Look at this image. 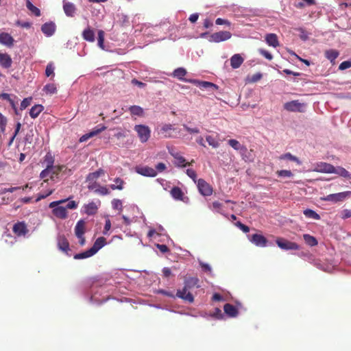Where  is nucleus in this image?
I'll use <instances>...</instances> for the list:
<instances>
[{"label": "nucleus", "instance_id": "1", "mask_svg": "<svg viewBox=\"0 0 351 351\" xmlns=\"http://www.w3.org/2000/svg\"><path fill=\"white\" fill-rule=\"evenodd\" d=\"M69 199V198L61 199L59 201L52 202L49 204V207L53 208L52 213L54 216L59 219H66L67 217V211L66 208L59 205L66 202Z\"/></svg>", "mask_w": 351, "mask_h": 351}, {"label": "nucleus", "instance_id": "2", "mask_svg": "<svg viewBox=\"0 0 351 351\" xmlns=\"http://www.w3.org/2000/svg\"><path fill=\"white\" fill-rule=\"evenodd\" d=\"M141 143H146L151 136L149 128L145 125H136L134 128Z\"/></svg>", "mask_w": 351, "mask_h": 351}, {"label": "nucleus", "instance_id": "3", "mask_svg": "<svg viewBox=\"0 0 351 351\" xmlns=\"http://www.w3.org/2000/svg\"><path fill=\"white\" fill-rule=\"evenodd\" d=\"M276 243L277 245L285 250H300V246L295 242L289 241L284 238L278 237L276 240Z\"/></svg>", "mask_w": 351, "mask_h": 351}, {"label": "nucleus", "instance_id": "4", "mask_svg": "<svg viewBox=\"0 0 351 351\" xmlns=\"http://www.w3.org/2000/svg\"><path fill=\"white\" fill-rule=\"evenodd\" d=\"M305 104L300 103L298 100H293L284 104V108L289 112H300L304 111Z\"/></svg>", "mask_w": 351, "mask_h": 351}, {"label": "nucleus", "instance_id": "5", "mask_svg": "<svg viewBox=\"0 0 351 351\" xmlns=\"http://www.w3.org/2000/svg\"><path fill=\"white\" fill-rule=\"evenodd\" d=\"M44 162L47 164L46 168L43 170L40 174V177L41 178H45L46 175L48 173V172L50 171V169H53L58 170L60 169L59 167H53V163H54V158L51 155V153L48 152L45 158H44Z\"/></svg>", "mask_w": 351, "mask_h": 351}, {"label": "nucleus", "instance_id": "6", "mask_svg": "<svg viewBox=\"0 0 351 351\" xmlns=\"http://www.w3.org/2000/svg\"><path fill=\"white\" fill-rule=\"evenodd\" d=\"M351 195V191H345L341 192L338 193L330 194L322 198L324 201L332 202H342L346 198Z\"/></svg>", "mask_w": 351, "mask_h": 351}, {"label": "nucleus", "instance_id": "7", "mask_svg": "<svg viewBox=\"0 0 351 351\" xmlns=\"http://www.w3.org/2000/svg\"><path fill=\"white\" fill-rule=\"evenodd\" d=\"M86 223L84 220L80 219L78 221L75 227V234L80 239V244L84 245L85 243V238L84 237L85 232Z\"/></svg>", "mask_w": 351, "mask_h": 351}, {"label": "nucleus", "instance_id": "8", "mask_svg": "<svg viewBox=\"0 0 351 351\" xmlns=\"http://www.w3.org/2000/svg\"><path fill=\"white\" fill-rule=\"evenodd\" d=\"M313 171L325 173H332L335 171V167L324 162H317L314 165Z\"/></svg>", "mask_w": 351, "mask_h": 351}, {"label": "nucleus", "instance_id": "9", "mask_svg": "<svg viewBox=\"0 0 351 351\" xmlns=\"http://www.w3.org/2000/svg\"><path fill=\"white\" fill-rule=\"evenodd\" d=\"M232 34L228 31H220L210 35L209 40L215 43H219L230 39Z\"/></svg>", "mask_w": 351, "mask_h": 351}, {"label": "nucleus", "instance_id": "10", "mask_svg": "<svg viewBox=\"0 0 351 351\" xmlns=\"http://www.w3.org/2000/svg\"><path fill=\"white\" fill-rule=\"evenodd\" d=\"M199 193L204 196H209L213 193L212 186L204 179H199L197 182Z\"/></svg>", "mask_w": 351, "mask_h": 351}, {"label": "nucleus", "instance_id": "11", "mask_svg": "<svg viewBox=\"0 0 351 351\" xmlns=\"http://www.w3.org/2000/svg\"><path fill=\"white\" fill-rule=\"evenodd\" d=\"M173 132H179V131H178V129L174 128L171 124H164L160 130V134L166 138L176 137L177 135L173 134Z\"/></svg>", "mask_w": 351, "mask_h": 351}, {"label": "nucleus", "instance_id": "12", "mask_svg": "<svg viewBox=\"0 0 351 351\" xmlns=\"http://www.w3.org/2000/svg\"><path fill=\"white\" fill-rule=\"evenodd\" d=\"M136 172L141 176L146 177H156V171L152 167L148 166H138L135 168Z\"/></svg>", "mask_w": 351, "mask_h": 351}, {"label": "nucleus", "instance_id": "13", "mask_svg": "<svg viewBox=\"0 0 351 351\" xmlns=\"http://www.w3.org/2000/svg\"><path fill=\"white\" fill-rule=\"evenodd\" d=\"M249 240L255 245L262 247L267 246L268 242L267 239L260 234H252L249 237Z\"/></svg>", "mask_w": 351, "mask_h": 351}, {"label": "nucleus", "instance_id": "14", "mask_svg": "<svg viewBox=\"0 0 351 351\" xmlns=\"http://www.w3.org/2000/svg\"><path fill=\"white\" fill-rule=\"evenodd\" d=\"M176 295V297L189 302V303H192L194 301V297L192 293L184 287H183L182 289H178Z\"/></svg>", "mask_w": 351, "mask_h": 351}, {"label": "nucleus", "instance_id": "15", "mask_svg": "<svg viewBox=\"0 0 351 351\" xmlns=\"http://www.w3.org/2000/svg\"><path fill=\"white\" fill-rule=\"evenodd\" d=\"M57 245L60 250L62 251L66 254L71 256V254L69 253L70 251L69 243L64 235L58 236Z\"/></svg>", "mask_w": 351, "mask_h": 351}, {"label": "nucleus", "instance_id": "16", "mask_svg": "<svg viewBox=\"0 0 351 351\" xmlns=\"http://www.w3.org/2000/svg\"><path fill=\"white\" fill-rule=\"evenodd\" d=\"M106 129V127L104 126V125H97V127H96L94 130H93L91 132L83 135L80 139V142H84V141H86V140H88V138H91V137H93L96 135H97L98 134H99L100 132L104 131Z\"/></svg>", "mask_w": 351, "mask_h": 351}, {"label": "nucleus", "instance_id": "17", "mask_svg": "<svg viewBox=\"0 0 351 351\" xmlns=\"http://www.w3.org/2000/svg\"><path fill=\"white\" fill-rule=\"evenodd\" d=\"M56 26L53 22L44 23L41 27V31L47 36H51L56 32Z\"/></svg>", "mask_w": 351, "mask_h": 351}, {"label": "nucleus", "instance_id": "18", "mask_svg": "<svg viewBox=\"0 0 351 351\" xmlns=\"http://www.w3.org/2000/svg\"><path fill=\"white\" fill-rule=\"evenodd\" d=\"M83 212L88 215H94L97 213L98 210V205L94 202H91L88 204H84L83 206Z\"/></svg>", "mask_w": 351, "mask_h": 351}, {"label": "nucleus", "instance_id": "19", "mask_svg": "<svg viewBox=\"0 0 351 351\" xmlns=\"http://www.w3.org/2000/svg\"><path fill=\"white\" fill-rule=\"evenodd\" d=\"M13 232L19 236H24L27 232L26 225L23 222H18L15 223L12 228Z\"/></svg>", "mask_w": 351, "mask_h": 351}, {"label": "nucleus", "instance_id": "20", "mask_svg": "<svg viewBox=\"0 0 351 351\" xmlns=\"http://www.w3.org/2000/svg\"><path fill=\"white\" fill-rule=\"evenodd\" d=\"M14 38L8 33L2 32L0 34L1 44L11 47L14 45Z\"/></svg>", "mask_w": 351, "mask_h": 351}, {"label": "nucleus", "instance_id": "21", "mask_svg": "<svg viewBox=\"0 0 351 351\" xmlns=\"http://www.w3.org/2000/svg\"><path fill=\"white\" fill-rule=\"evenodd\" d=\"M12 64L10 56L6 53H0V66L5 69H9Z\"/></svg>", "mask_w": 351, "mask_h": 351}, {"label": "nucleus", "instance_id": "22", "mask_svg": "<svg viewBox=\"0 0 351 351\" xmlns=\"http://www.w3.org/2000/svg\"><path fill=\"white\" fill-rule=\"evenodd\" d=\"M239 154H241L242 159L246 162H252L254 160L253 150H249L246 147L245 151L241 150L239 152Z\"/></svg>", "mask_w": 351, "mask_h": 351}, {"label": "nucleus", "instance_id": "23", "mask_svg": "<svg viewBox=\"0 0 351 351\" xmlns=\"http://www.w3.org/2000/svg\"><path fill=\"white\" fill-rule=\"evenodd\" d=\"M199 279L197 277H189L184 280V287L187 289H191L194 287H199Z\"/></svg>", "mask_w": 351, "mask_h": 351}, {"label": "nucleus", "instance_id": "24", "mask_svg": "<svg viewBox=\"0 0 351 351\" xmlns=\"http://www.w3.org/2000/svg\"><path fill=\"white\" fill-rule=\"evenodd\" d=\"M244 60L240 54H234L230 58V65L233 69H237L241 66Z\"/></svg>", "mask_w": 351, "mask_h": 351}, {"label": "nucleus", "instance_id": "25", "mask_svg": "<svg viewBox=\"0 0 351 351\" xmlns=\"http://www.w3.org/2000/svg\"><path fill=\"white\" fill-rule=\"evenodd\" d=\"M82 38L88 41L93 43L95 41V32L93 29L88 27L82 32Z\"/></svg>", "mask_w": 351, "mask_h": 351}, {"label": "nucleus", "instance_id": "26", "mask_svg": "<svg viewBox=\"0 0 351 351\" xmlns=\"http://www.w3.org/2000/svg\"><path fill=\"white\" fill-rule=\"evenodd\" d=\"M106 243V239L104 237H99L95 241L93 247L90 248L94 254H96L101 247H103Z\"/></svg>", "mask_w": 351, "mask_h": 351}, {"label": "nucleus", "instance_id": "27", "mask_svg": "<svg viewBox=\"0 0 351 351\" xmlns=\"http://www.w3.org/2000/svg\"><path fill=\"white\" fill-rule=\"evenodd\" d=\"M224 312L231 317H234L238 315V310L237 308L230 304H226L223 306Z\"/></svg>", "mask_w": 351, "mask_h": 351}, {"label": "nucleus", "instance_id": "28", "mask_svg": "<svg viewBox=\"0 0 351 351\" xmlns=\"http://www.w3.org/2000/svg\"><path fill=\"white\" fill-rule=\"evenodd\" d=\"M63 9L66 15L71 17L74 16L76 10L74 4L70 2H64Z\"/></svg>", "mask_w": 351, "mask_h": 351}, {"label": "nucleus", "instance_id": "29", "mask_svg": "<svg viewBox=\"0 0 351 351\" xmlns=\"http://www.w3.org/2000/svg\"><path fill=\"white\" fill-rule=\"evenodd\" d=\"M266 43L269 45L274 47H277L279 46V42L278 40V37L275 34H269L265 36Z\"/></svg>", "mask_w": 351, "mask_h": 351}, {"label": "nucleus", "instance_id": "30", "mask_svg": "<svg viewBox=\"0 0 351 351\" xmlns=\"http://www.w3.org/2000/svg\"><path fill=\"white\" fill-rule=\"evenodd\" d=\"M104 173L105 171L103 169L100 168L95 172L89 173L86 176V181L91 182L95 180L101 176L104 175Z\"/></svg>", "mask_w": 351, "mask_h": 351}, {"label": "nucleus", "instance_id": "31", "mask_svg": "<svg viewBox=\"0 0 351 351\" xmlns=\"http://www.w3.org/2000/svg\"><path fill=\"white\" fill-rule=\"evenodd\" d=\"M193 83L197 84L200 88L202 89H206L208 88H213L216 90L218 89V86L212 82L195 80Z\"/></svg>", "mask_w": 351, "mask_h": 351}, {"label": "nucleus", "instance_id": "32", "mask_svg": "<svg viewBox=\"0 0 351 351\" xmlns=\"http://www.w3.org/2000/svg\"><path fill=\"white\" fill-rule=\"evenodd\" d=\"M186 70L182 67L178 68L174 70L172 73V76L175 78H177L180 80L184 81V76L186 75Z\"/></svg>", "mask_w": 351, "mask_h": 351}, {"label": "nucleus", "instance_id": "33", "mask_svg": "<svg viewBox=\"0 0 351 351\" xmlns=\"http://www.w3.org/2000/svg\"><path fill=\"white\" fill-rule=\"evenodd\" d=\"M53 167H59L58 170L50 169V171L46 175V178L50 177L51 179H53L54 178H57L58 176L61 173V171H63V169H66L65 165H57L53 166Z\"/></svg>", "mask_w": 351, "mask_h": 351}, {"label": "nucleus", "instance_id": "34", "mask_svg": "<svg viewBox=\"0 0 351 351\" xmlns=\"http://www.w3.org/2000/svg\"><path fill=\"white\" fill-rule=\"evenodd\" d=\"M44 107L42 105L37 104L32 107L29 111V115L32 119L38 117L40 113L43 110Z\"/></svg>", "mask_w": 351, "mask_h": 351}, {"label": "nucleus", "instance_id": "35", "mask_svg": "<svg viewBox=\"0 0 351 351\" xmlns=\"http://www.w3.org/2000/svg\"><path fill=\"white\" fill-rule=\"evenodd\" d=\"M171 196L177 200H182L184 193L180 188L178 186H174L171 189Z\"/></svg>", "mask_w": 351, "mask_h": 351}, {"label": "nucleus", "instance_id": "36", "mask_svg": "<svg viewBox=\"0 0 351 351\" xmlns=\"http://www.w3.org/2000/svg\"><path fill=\"white\" fill-rule=\"evenodd\" d=\"M129 111L132 115H136L138 117L144 116V110L139 106H131L129 108Z\"/></svg>", "mask_w": 351, "mask_h": 351}, {"label": "nucleus", "instance_id": "37", "mask_svg": "<svg viewBox=\"0 0 351 351\" xmlns=\"http://www.w3.org/2000/svg\"><path fill=\"white\" fill-rule=\"evenodd\" d=\"M339 54L338 51L335 49H329L325 51L326 58L333 64L335 63V59L339 56Z\"/></svg>", "mask_w": 351, "mask_h": 351}, {"label": "nucleus", "instance_id": "38", "mask_svg": "<svg viewBox=\"0 0 351 351\" xmlns=\"http://www.w3.org/2000/svg\"><path fill=\"white\" fill-rule=\"evenodd\" d=\"M332 173L338 174L345 178L351 179V174L346 169L341 167H338L337 168L335 167V171H333Z\"/></svg>", "mask_w": 351, "mask_h": 351}, {"label": "nucleus", "instance_id": "39", "mask_svg": "<svg viewBox=\"0 0 351 351\" xmlns=\"http://www.w3.org/2000/svg\"><path fill=\"white\" fill-rule=\"evenodd\" d=\"M303 238H304L305 243L311 247L316 246L318 244V242H317V240L316 239V238L308 234H304L303 235Z\"/></svg>", "mask_w": 351, "mask_h": 351}, {"label": "nucleus", "instance_id": "40", "mask_svg": "<svg viewBox=\"0 0 351 351\" xmlns=\"http://www.w3.org/2000/svg\"><path fill=\"white\" fill-rule=\"evenodd\" d=\"M228 143L230 146H231L234 149L237 151H241L245 149V146L241 145L237 140L235 139H230L228 141Z\"/></svg>", "mask_w": 351, "mask_h": 351}, {"label": "nucleus", "instance_id": "41", "mask_svg": "<svg viewBox=\"0 0 351 351\" xmlns=\"http://www.w3.org/2000/svg\"><path fill=\"white\" fill-rule=\"evenodd\" d=\"M94 254H95L94 252L90 248L89 250H88L85 252L75 254L73 258L75 259H84V258H89V257L93 256Z\"/></svg>", "mask_w": 351, "mask_h": 351}, {"label": "nucleus", "instance_id": "42", "mask_svg": "<svg viewBox=\"0 0 351 351\" xmlns=\"http://www.w3.org/2000/svg\"><path fill=\"white\" fill-rule=\"evenodd\" d=\"M115 184H110V188L112 190H122L123 189V185L125 184L123 180L120 178H117L114 179Z\"/></svg>", "mask_w": 351, "mask_h": 351}, {"label": "nucleus", "instance_id": "43", "mask_svg": "<svg viewBox=\"0 0 351 351\" xmlns=\"http://www.w3.org/2000/svg\"><path fill=\"white\" fill-rule=\"evenodd\" d=\"M26 6L27 9L31 11V12L34 14L36 16H40V10L34 6L29 0H26Z\"/></svg>", "mask_w": 351, "mask_h": 351}, {"label": "nucleus", "instance_id": "44", "mask_svg": "<svg viewBox=\"0 0 351 351\" xmlns=\"http://www.w3.org/2000/svg\"><path fill=\"white\" fill-rule=\"evenodd\" d=\"M304 215L307 218H311L316 220L320 219V216L314 210L311 209H306L304 210Z\"/></svg>", "mask_w": 351, "mask_h": 351}, {"label": "nucleus", "instance_id": "45", "mask_svg": "<svg viewBox=\"0 0 351 351\" xmlns=\"http://www.w3.org/2000/svg\"><path fill=\"white\" fill-rule=\"evenodd\" d=\"M280 160H289L297 162L298 165H301V161L295 156H293L290 153H286L280 156Z\"/></svg>", "mask_w": 351, "mask_h": 351}, {"label": "nucleus", "instance_id": "46", "mask_svg": "<svg viewBox=\"0 0 351 351\" xmlns=\"http://www.w3.org/2000/svg\"><path fill=\"white\" fill-rule=\"evenodd\" d=\"M206 140L209 144V145L212 146L213 148H217L219 146V142L213 136H206Z\"/></svg>", "mask_w": 351, "mask_h": 351}, {"label": "nucleus", "instance_id": "47", "mask_svg": "<svg viewBox=\"0 0 351 351\" xmlns=\"http://www.w3.org/2000/svg\"><path fill=\"white\" fill-rule=\"evenodd\" d=\"M104 32L103 30L98 31V46L102 49H104Z\"/></svg>", "mask_w": 351, "mask_h": 351}, {"label": "nucleus", "instance_id": "48", "mask_svg": "<svg viewBox=\"0 0 351 351\" xmlns=\"http://www.w3.org/2000/svg\"><path fill=\"white\" fill-rule=\"evenodd\" d=\"M44 90L49 94H54L57 92V88L55 84H48L44 86Z\"/></svg>", "mask_w": 351, "mask_h": 351}, {"label": "nucleus", "instance_id": "49", "mask_svg": "<svg viewBox=\"0 0 351 351\" xmlns=\"http://www.w3.org/2000/svg\"><path fill=\"white\" fill-rule=\"evenodd\" d=\"M95 192L101 195H106L110 193V191L106 186L98 185V187L95 190Z\"/></svg>", "mask_w": 351, "mask_h": 351}, {"label": "nucleus", "instance_id": "50", "mask_svg": "<svg viewBox=\"0 0 351 351\" xmlns=\"http://www.w3.org/2000/svg\"><path fill=\"white\" fill-rule=\"evenodd\" d=\"M297 31L300 32L299 36L302 40L306 41L308 39L310 34L304 28L299 27L297 29Z\"/></svg>", "mask_w": 351, "mask_h": 351}, {"label": "nucleus", "instance_id": "51", "mask_svg": "<svg viewBox=\"0 0 351 351\" xmlns=\"http://www.w3.org/2000/svg\"><path fill=\"white\" fill-rule=\"evenodd\" d=\"M174 158L176 160V165L180 167H186L187 165H189V163H186V160L184 157L179 156V155H175Z\"/></svg>", "mask_w": 351, "mask_h": 351}, {"label": "nucleus", "instance_id": "52", "mask_svg": "<svg viewBox=\"0 0 351 351\" xmlns=\"http://www.w3.org/2000/svg\"><path fill=\"white\" fill-rule=\"evenodd\" d=\"M222 207H223V205L222 204H221L220 202H217V201H215V202H213V204H212V209L217 212V213H219L220 214H223V212H222Z\"/></svg>", "mask_w": 351, "mask_h": 351}, {"label": "nucleus", "instance_id": "53", "mask_svg": "<svg viewBox=\"0 0 351 351\" xmlns=\"http://www.w3.org/2000/svg\"><path fill=\"white\" fill-rule=\"evenodd\" d=\"M54 191V189H50V190H48L45 192H43V193H38V197L36 198V202H38L43 199H45L47 197L49 196L50 195H51Z\"/></svg>", "mask_w": 351, "mask_h": 351}, {"label": "nucleus", "instance_id": "54", "mask_svg": "<svg viewBox=\"0 0 351 351\" xmlns=\"http://www.w3.org/2000/svg\"><path fill=\"white\" fill-rule=\"evenodd\" d=\"M276 174L280 177H292L293 173L290 170H279Z\"/></svg>", "mask_w": 351, "mask_h": 351}, {"label": "nucleus", "instance_id": "55", "mask_svg": "<svg viewBox=\"0 0 351 351\" xmlns=\"http://www.w3.org/2000/svg\"><path fill=\"white\" fill-rule=\"evenodd\" d=\"M7 124V119L0 112V128L2 132H4Z\"/></svg>", "mask_w": 351, "mask_h": 351}, {"label": "nucleus", "instance_id": "56", "mask_svg": "<svg viewBox=\"0 0 351 351\" xmlns=\"http://www.w3.org/2000/svg\"><path fill=\"white\" fill-rule=\"evenodd\" d=\"M45 74L47 77H49L51 75H53V77L54 76V67L52 63H49L47 65L45 69Z\"/></svg>", "mask_w": 351, "mask_h": 351}, {"label": "nucleus", "instance_id": "57", "mask_svg": "<svg viewBox=\"0 0 351 351\" xmlns=\"http://www.w3.org/2000/svg\"><path fill=\"white\" fill-rule=\"evenodd\" d=\"M113 208L117 210H122V202L120 199H114L112 202Z\"/></svg>", "mask_w": 351, "mask_h": 351}, {"label": "nucleus", "instance_id": "58", "mask_svg": "<svg viewBox=\"0 0 351 351\" xmlns=\"http://www.w3.org/2000/svg\"><path fill=\"white\" fill-rule=\"evenodd\" d=\"M186 174L189 177H190L195 182H197V173L195 171L192 169H188L186 170Z\"/></svg>", "mask_w": 351, "mask_h": 351}, {"label": "nucleus", "instance_id": "59", "mask_svg": "<svg viewBox=\"0 0 351 351\" xmlns=\"http://www.w3.org/2000/svg\"><path fill=\"white\" fill-rule=\"evenodd\" d=\"M199 263L204 271L208 272V273L212 272L211 267L208 263H205L201 261H199Z\"/></svg>", "mask_w": 351, "mask_h": 351}, {"label": "nucleus", "instance_id": "60", "mask_svg": "<svg viewBox=\"0 0 351 351\" xmlns=\"http://www.w3.org/2000/svg\"><path fill=\"white\" fill-rule=\"evenodd\" d=\"M350 67H351V59L349 60L342 62L339 66V70H345V69H347Z\"/></svg>", "mask_w": 351, "mask_h": 351}, {"label": "nucleus", "instance_id": "61", "mask_svg": "<svg viewBox=\"0 0 351 351\" xmlns=\"http://www.w3.org/2000/svg\"><path fill=\"white\" fill-rule=\"evenodd\" d=\"M258 52L260 53V54H261L263 56H264L266 59L269 60H271L273 58L272 55L265 49H259Z\"/></svg>", "mask_w": 351, "mask_h": 351}, {"label": "nucleus", "instance_id": "62", "mask_svg": "<svg viewBox=\"0 0 351 351\" xmlns=\"http://www.w3.org/2000/svg\"><path fill=\"white\" fill-rule=\"evenodd\" d=\"M32 101V97L25 98L21 104V110H24L28 107Z\"/></svg>", "mask_w": 351, "mask_h": 351}, {"label": "nucleus", "instance_id": "63", "mask_svg": "<svg viewBox=\"0 0 351 351\" xmlns=\"http://www.w3.org/2000/svg\"><path fill=\"white\" fill-rule=\"evenodd\" d=\"M183 127L185 129V130L187 131L188 132H189L190 134H198L200 132L199 129L198 128H192L189 127L186 124H184Z\"/></svg>", "mask_w": 351, "mask_h": 351}, {"label": "nucleus", "instance_id": "64", "mask_svg": "<svg viewBox=\"0 0 351 351\" xmlns=\"http://www.w3.org/2000/svg\"><path fill=\"white\" fill-rule=\"evenodd\" d=\"M235 225L245 233H247L250 231V228L247 226L242 223L241 221H237Z\"/></svg>", "mask_w": 351, "mask_h": 351}]
</instances>
